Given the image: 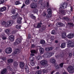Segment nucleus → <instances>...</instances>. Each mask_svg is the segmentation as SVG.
Masks as SVG:
<instances>
[{
  "mask_svg": "<svg viewBox=\"0 0 74 74\" xmlns=\"http://www.w3.org/2000/svg\"><path fill=\"white\" fill-rule=\"evenodd\" d=\"M56 26H58L59 27H62L63 26V24L62 23H56Z\"/></svg>",
  "mask_w": 74,
  "mask_h": 74,
  "instance_id": "obj_24",
  "label": "nucleus"
},
{
  "mask_svg": "<svg viewBox=\"0 0 74 74\" xmlns=\"http://www.w3.org/2000/svg\"><path fill=\"white\" fill-rule=\"evenodd\" d=\"M63 64H64L63 63H60L59 64V66H60V68H62L63 66Z\"/></svg>",
  "mask_w": 74,
  "mask_h": 74,
  "instance_id": "obj_44",
  "label": "nucleus"
},
{
  "mask_svg": "<svg viewBox=\"0 0 74 74\" xmlns=\"http://www.w3.org/2000/svg\"><path fill=\"white\" fill-rule=\"evenodd\" d=\"M49 71L48 70H45V69H43L42 70V72L44 73H47L49 71Z\"/></svg>",
  "mask_w": 74,
  "mask_h": 74,
  "instance_id": "obj_33",
  "label": "nucleus"
},
{
  "mask_svg": "<svg viewBox=\"0 0 74 74\" xmlns=\"http://www.w3.org/2000/svg\"><path fill=\"white\" fill-rule=\"evenodd\" d=\"M30 64L31 65L33 66L34 65L35 63L33 61H31V62H30Z\"/></svg>",
  "mask_w": 74,
  "mask_h": 74,
  "instance_id": "obj_48",
  "label": "nucleus"
},
{
  "mask_svg": "<svg viewBox=\"0 0 74 74\" xmlns=\"http://www.w3.org/2000/svg\"><path fill=\"white\" fill-rule=\"evenodd\" d=\"M12 52V49L11 47H8L5 49V52L7 54L10 53Z\"/></svg>",
  "mask_w": 74,
  "mask_h": 74,
  "instance_id": "obj_7",
  "label": "nucleus"
},
{
  "mask_svg": "<svg viewBox=\"0 0 74 74\" xmlns=\"http://www.w3.org/2000/svg\"><path fill=\"white\" fill-rule=\"evenodd\" d=\"M7 26L10 27L14 23V22L13 21L9 20L7 22Z\"/></svg>",
  "mask_w": 74,
  "mask_h": 74,
  "instance_id": "obj_9",
  "label": "nucleus"
},
{
  "mask_svg": "<svg viewBox=\"0 0 74 74\" xmlns=\"http://www.w3.org/2000/svg\"><path fill=\"white\" fill-rule=\"evenodd\" d=\"M61 35L62 38H65V39H66V40H67V38H66V33L64 32Z\"/></svg>",
  "mask_w": 74,
  "mask_h": 74,
  "instance_id": "obj_15",
  "label": "nucleus"
},
{
  "mask_svg": "<svg viewBox=\"0 0 74 74\" xmlns=\"http://www.w3.org/2000/svg\"><path fill=\"white\" fill-rule=\"evenodd\" d=\"M42 16H45L47 15V13L45 12H43L42 14Z\"/></svg>",
  "mask_w": 74,
  "mask_h": 74,
  "instance_id": "obj_37",
  "label": "nucleus"
},
{
  "mask_svg": "<svg viewBox=\"0 0 74 74\" xmlns=\"http://www.w3.org/2000/svg\"><path fill=\"white\" fill-rule=\"evenodd\" d=\"M28 38L29 39L31 38V35L30 34H28Z\"/></svg>",
  "mask_w": 74,
  "mask_h": 74,
  "instance_id": "obj_62",
  "label": "nucleus"
},
{
  "mask_svg": "<svg viewBox=\"0 0 74 74\" xmlns=\"http://www.w3.org/2000/svg\"><path fill=\"white\" fill-rule=\"evenodd\" d=\"M72 53H69V58H70L72 57Z\"/></svg>",
  "mask_w": 74,
  "mask_h": 74,
  "instance_id": "obj_52",
  "label": "nucleus"
},
{
  "mask_svg": "<svg viewBox=\"0 0 74 74\" xmlns=\"http://www.w3.org/2000/svg\"><path fill=\"white\" fill-rule=\"evenodd\" d=\"M6 10H7V8L5 7H2L0 9V11L1 12H3V11H5Z\"/></svg>",
  "mask_w": 74,
  "mask_h": 74,
  "instance_id": "obj_21",
  "label": "nucleus"
},
{
  "mask_svg": "<svg viewBox=\"0 0 74 74\" xmlns=\"http://www.w3.org/2000/svg\"><path fill=\"white\" fill-rule=\"evenodd\" d=\"M33 12H34L35 13H37V12H38V10L37 9H35L33 10Z\"/></svg>",
  "mask_w": 74,
  "mask_h": 74,
  "instance_id": "obj_55",
  "label": "nucleus"
},
{
  "mask_svg": "<svg viewBox=\"0 0 74 74\" xmlns=\"http://www.w3.org/2000/svg\"><path fill=\"white\" fill-rule=\"evenodd\" d=\"M42 74V71H41V70H38L36 71V72L35 74Z\"/></svg>",
  "mask_w": 74,
  "mask_h": 74,
  "instance_id": "obj_31",
  "label": "nucleus"
},
{
  "mask_svg": "<svg viewBox=\"0 0 74 74\" xmlns=\"http://www.w3.org/2000/svg\"><path fill=\"white\" fill-rule=\"evenodd\" d=\"M31 53H35L36 52V51L35 50L32 49L31 51Z\"/></svg>",
  "mask_w": 74,
  "mask_h": 74,
  "instance_id": "obj_40",
  "label": "nucleus"
},
{
  "mask_svg": "<svg viewBox=\"0 0 74 74\" xmlns=\"http://www.w3.org/2000/svg\"><path fill=\"white\" fill-rule=\"evenodd\" d=\"M63 74H68V73L66 72H63Z\"/></svg>",
  "mask_w": 74,
  "mask_h": 74,
  "instance_id": "obj_64",
  "label": "nucleus"
},
{
  "mask_svg": "<svg viewBox=\"0 0 74 74\" xmlns=\"http://www.w3.org/2000/svg\"><path fill=\"white\" fill-rule=\"evenodd\" d=\"M1 59L2 60V61H0V62H2L5 60L6 59V58L5 57L2 58H1Z\"/></svg>",
  "mask_w": 74,
  "mask_h": 74,
  "instance_id": "obj_42",
  "label": "nucleus"
},
{
  "mask_svg": "<svg viewBox=\"0 0 74 74\" xmlns=\"http://www.w3.org/2000/svg\"><path fill=\"white\" fill-rule=\"evenodd\" d=\"M56 69H59L60 68L59 66L57 65V66H56Z\"/></svg>",
  "mask_w": 74,
  "mask_h": 74,
  "instance_id": "obj_61",
  "label": "nucleus"
},
{
  "mask_svg": "<svg viewBox=\"0 0 74 74\" xmlns=\"http://www.w3.org/2000/svg\"><path fill=\"white\" fill-rule=\"evenodd\" d=\"M30 7L32 8H37V3H32L30 5Z\"/></svg>",
  "mask_w": 74,
  "mask_h": 74,
  "instance_id": "obj_8",
  "label": "nucleus"
},
{
  "mask_svg": "<svg viewBox=\"0 0 74 74\" xmlns=\"http://www.w3.org/2000/svg\"><path fill=\"white\" fill-rule=\"evenodd\" d=\"M67 37L68 38L71 39L73 38L74 37V35L73 34H69L67 36Z\"/></svg>",
  "mask_w": 74,
  "mask_h": 74,
  "instance_id": "obj_14",
  "label": "nucleus"
},
{
  "mask_svg": "<svg viewBox=\"0 0 74 74\" xmlns=\"http://www.w3.org/2000/svg\"><path fill=\"white\" fill-rule=\"evenodd\" d=\"M44 49L42 48H40L39 49L40 53L41 54H42L44 53Z\"/></svg>",
  "mask_w": 74,
  "mask_h": 74,
  "instance_id": "obj_26",
  "label": "nucleus"
},
{
  "mask_svg": "<svg viewBox=\"0 0 74 74\" xmlns=\"http://www.w3.org/2000/svg\"><path fill=\"white\" fill-rule=\"evenodd\" d=\"M7 69L6 68H4L1 71V74H4L6 72Z\"/></svg>",
  "mask_w": 74,
  "mask_h": 74,
  "instance_id": "obj_22",
  "label": "nucleus"
},
{
  "mask_svg": "<svg viewBox=\"0 0 74 74\" xmlns=\"http://www.w3.org/2000/svg\"><path fill=\"white\" fill-rule=\"evenodd\" d=\"M67 4L66 3H64L61 5L60 8V10H61L59 12V14L61 15H66V11L64 10H62V9H64L67 7Z\"/></svg>",
  "mask_w": 74,
  "mask_h": 74,
  "instance_id": "obj_1",
  "label": "nucleus"
},
{
  "mask_svg": "<svg viewBox=\"0 0 74 74\" xmlns=\"http://www.w3.org/2000/svg\"><path fill=\"white\" fill-rule=\"evenodd\" d=\"M53 39H48L47 40L48 42L49 43H51L52 42V41H53Z\"/></svg>",
  "mask_w": 74,
  "mask_h": 74,
  "instance_id": "obj_47",
  "label": "nucleus"
},
{
  "mask_svg": "<svg viewBox=\"0 0 74 74\" xmlns=\"http://www.w3.org/2000/svg\"><path fill=\"white\" fill-rule=\"evenodd\" d=\"M42 23H37V25H42Z\"/></svg>",
  "mask_w": 74,
  "mask_h": 74,
  "instance_id": "obj_63",
  "label": "nucleus"
},
{
  "mask_svg": "<svg viewBox=\"0 0 74 74\" xmlns=\"http://www.w3.org/2000/svg\"><path fill=\"white\" fill-rule=\"evenodd\" d=\"M18 44H19L18 43L16 42H14L13 43V45L14 46L17 45Z\"/></svg>",
  "mask_w": 74,
  "mask_h": 74,
  "instance_id": "obj_59",
  "label": "nucleus"
},
{
  "mask_svg": "<svg viewBox=\"0 0 74 74\" xmlns=\"http://www.w3.org/2000/svg\"><path fill=\"white\" fill-rule=\"evenodd\" d=\"M53 55V53L52 52H47L46 54L44 55V58H50Z\"/></svg>",
  "mask_w": 74,
  "mask_h": 74,
  "instance_id": "obj_4",
  "label": "nucleus"
},
{
  "mask_svg": "<svg viewBox=\"0 0 74 74\" xmlns=\"http://www.w3.org/2000/svg\"><path fill=\"white\" fill-rule=\"evenodd\" d=\"M41 56H38L37 57V58H36V60H41Z\"/></svg>",
  "mask_w": 74,
  "mask_h": 74,
  "instance_id": "obj_49",
  "label": "nucleus"
},
{
  "mask_svg": "<svg viewBox=\"0 0 74 74\" xmlns=\"http://www.w3.org/2000/svg\"><path fill=\"white\" fill-rule=\"evenodd\" d=\"M30 16L32 18H34V19H36V16L34 15L33 14H31L30 15Z\"/></svg>",
  "mask_w": 74,
  "mask_h": 74,
  "instance_id": "obj_50",
  "label": "nucleus"
},
{
  "mask_svg": "<svg viewBox=\"0 0 74 74\" xmlns=\"http://www.w3.org/2000/svg\"><path fill=\"white\" fill-rule=\"evenodd\" d=\"M20 67L21 69H23L24 66V64L23 62H21L20 63Z\"/></svg>",
  "mask_w": 74,
  "mask_h": 74,
  "instance_id": "obj_17",
  "label": "nucleus"
},
{
  "mask_svg": "<svg viewBox=\"0 0 74 74\" xmlns=\"http://www.w3.org/2000/svg\"><path fill=\"white\" fill-rule=\"evenodd\" d=\"M66 43L64 42V43H62L61 44V45L60 46V48H64L66 47Z\"/></svg>",
  "mask_w": 74,
  "mask_h": 74,
  "instance_id": "obj_18",
  "label": "nucleus"
},
{
  "mask_svg": "<svg viewBox=\"0 0 74 74\" xmlns=\"http://www.w3.org/2000/svg\"><path fill=\"white\" fill-rule=\"evenodd\" d=\"M25 3L27 5H28V4H29L30 3V1L29 0H27L26 1Z\"/></svg>",
  "mask_w": 74,
  "mask_h": 74,
  "instance_id": "obj_36",
  "label": "nucleus"
},
{
  "mask_svg": "<svg viewBox=\"0 0 74 74\" xmlns=\"http://www.w3.org/2000/svg\"><path fill=\"white\" fill-rule=\"evenodd\" d=\"M23 39V38H22V37L19 36L18 38L16 40V42H17L18 43H20L21 42V40Z\"/></svg>",
  "mask_w": 74,
  "mask_h": 74,
  "instance_id": "obj_11",
  "label": "nucleus"
},
{
  "mask_svg": "<svg viewBox=\"0 0 74 74\" xmlns=\"http://www.w3.org/2000/svg\"><path fill=\"white\" fill-rule=\"evenodd\" d=\"M46 70L50 71L51 70V68L50 67H48L46 68Z\"/></svg>",
  "mask_w": 74,
  "mask_h": 74,
  "instance_id": "obj_56",
  "label": "nucleus"
},
{
  "mask_svg": "<svg viewBox=\"0 0 74 74\" xmlns=\"http://www.w3.org/2000/svg\"><path fill=\"white\" fill-rule=\"evenodd\" d=\"M20 17V16L19 15V14L18 13L16 14V15H14V16H12L11 18L12 19H16V18H18Z\"/></svg>",
  "mask_w": 74,
  "mask_h": 74,
  "instance_id": "obj_12",
  "label": "nucleus"
},
{
  "mask_svg": "<svg viewBox=\"0 0 74 74\" xmlns=\"http://www.w3.org/2000/svg\"><path fill=\"white\" fill-rule=\"evenodd\" d=\"M40 43L41 44H44L45 43V41L44 40H40Z\"/></svg>",
  "mask_w": 74,
  "mask_h": 74,
  "instance_id": "obj_38",
  "label": "nucleus"
},
{
  "mask_svg": "<svg viewBox=\"0 0 74 74\" xmlns=\"http://www.w3.org/2000/svg\"><path fill=\"white\" fill-rule=\"evenodd\" d=\"M49 3V2H44L42 3L41 4V8L42 9H44L46 7H48Z\"/></svg>",
  "mask_w": 74,
  "mask_h": 74,
  "instance_id": "obj_2",
  "label": "nucleus"
},
{
  "mask_svg": "<svg viewBox=\"0 0 74 74\" xmlns=\"http://www.w3.org/2000/svg\"><path fill=\"white\" fill-rule=\"evenodd\" d=\"M47 64V61L46 60H44L40 61V64L42 66H44V67H46L48 66Z\"/></svg>",
  "mask_w": 74,
  "mask_h": 74,
  "instance_id": "obj_5",
  "label": "nucleus"
},
{
  "mask_svg": "<svg viewBox=\"0 0 74 74\" xmlns=\"http://www.w3.org/2000/svg\"><path fill=\"white\" fill-rule=\"evenodd\" d=\"M8 63L9 64H11L14 62V60L12 58H10L8 59L7 60Z\"/></svg>",
  "mask_w": 74,
  "mask_h": 74,
  "instance_id": "obj_19",
  "label": "nucleus"
},
{
  "mask_svg": "<svg viewBox=\"0 0 74 74\" xmlns=\"http://www.w3.org/2000/svg\"><path fill=\"white\" fill-rule=\"evenodd\" d=\"M52 15V13H48V14L47 15L46 17L47 18H49L51 17Z\"/></svg>",
  "mask_w": 74,
  "mask_h": 74,
  "instance_id": "obj_30",
  "label": "nucleus"
},
{
  "mask_svg": "<svg viewBox=\"0 0 74 74\" xmlns=\"http://www.w3.org/2000/svg\"><path fill=\"white\" fill-rule=\"evenodd\" d=\"M47 12L48 13V14H52V10L51 9H47Z\"/></svg>",
  "mask_w": 74,
  "mask_h": 74,
  "instance_id": "obj_39",
  "label": "nucleus"
},
{
  "mask_svg": "<svg viewBox=\"0 0 74 74\" xmlns=\"http://www.w3.org/2000/svg\"><path fill=\"white\" fill-rule=\"evenodd\" d=\"M10 29H6L5 30V32L6 34L8 35L10 33Z\"/></svg>",
  "mask_w": 74,
  "mask_h": 74,
  "instance_id": "obj_28",
  "label": "nucleus"
},
{
  "mask_svg": "<svg viewBox=\"0 0 74 74\" xmlns=\"http://www.w3.org/2000/svg\"><path fill=\"white\" fill-rule=\"evenodd\" d=\"M20 53V51L18 49H16L15 51H13L12 52V54L13 55H18Z\"/></svg>",
  "mask_w": 74,
  "mask_h": 74,
  "instance_id": "obj_10",
  "label": "nucleus"
},
{
  "mask_svg": "<svg viewBox=\"0 0 74 74\" xmlns=\"http://www.w3.org/2000/svg\"><path fill=\"white\" fill-rule=\"evenodd\" d=\"M51 50V48L50 47H47L45 49V51H49Z\"/></svg>",
  "mask_w": 74,
  "mask_h": 74,
  "instance_id": "obj_35",
  "label": "nucleus"
},
{
  "mask_svg": "<svg viewBox=\"0 0 74 74\" xmlns=\"http://www.w3.org/2000/svg\"><path fill=\"white\" fill-rule=\"evenodd\" d=\"M31 47L32 48H34L35 47V46L34 44H32L31 45Z\"/></svg>",
  "mask_w": 74,
  "mask_h": 74,
  "instance_id": "obj_60",
  "label": "nucleus"
},
{
  "mask_svg": "<svg viewBox=\"0 0 74 74\" xmlns=\"http://www.w3.org/2000/svg\"><path fill=\"white\" fill-rule=\"evenodd\" d=\"M18 19V20H17V23L19 24H21V20H22V19Z\"/></svg>",
  "mask_w": 74,
  "mask_h": 74,
  "instance_id": "obj_41",
  "label": "nucleus"
},
{
  "mask_svg": "<svg viewBox=\"0 0 74 74\" xmlns=\"http://www.w3.org/2000/svg\"><path fill=\"white\" fill-rule=\"evenodd\" d=\"M7 69L8 70H9V71H12V68H11L10 66H8L7 67Z\"/></svg>",
  "mask_w": 74,
  "mask_h": 74,
  "instance_id": "obj_46",
  "label": "nucleus"
},
{
  "mask_svg": "<svg viewBox=\"0 0 74 74\" xmlns=\"http://www.w3.org/2000/svg\"><path fill=\"white\" fill-rule=\"evenodd\" d=\"M46 29V26H42V27H41L40 30V32H43Z\"/></svg>",
  "mask_w": 74,
  "mask_h": 74,
  "instance_id": "obj_16",
  "label": "nucleus"
},
{
  "mask_svg": "<svg viewBox=\"0 0 74 74\" xmlns=\"http://www.w3.org/2000/svg\"><path fill=\"white\" fill-rule=\"evenodd\" d=\"M68 25L70 27L73 28L74 27V25L73 23H68Z\"/></svg>",
  "mask_w": 74,
  "mask_h": 74,
  "instance_id": "obj_23",
  "label": "nucleus"
},
{
  "mask_svg": "<svg viewBox=\"0 0 74 74\" xmlns=\"http://www.w3.org/2000/svg\"><path fill=\"white\" fill-rule=\"evenodd\" d=\"M13 66H14L15 67H17L18 66V62L17 61H15L13 63Z\"/></svg>",
  "mask_w": 74,
  "mask_h": 74,
  "instance_id": "obj_25",
  "label": "nucleus"
},
{
  "mask_svg": "<svg viewBox=\"0 0 74 74\" xmlns=\"http://www.w3.org/2000/svg\"><path fill=\"white\" fill-rule=\"evenodd\" d=\"M6 22L5 21H3V22L2 23V25H6Z\"/></svg>",
  "mask_w": 74,
  "mask_h": 74,
  "instance_id": "obj_51",
  "label": "nucleus"
},
{
  "mask_svg": "<svg viewBox=\"0 0 74 74\" xmlns=\"http://www.w3.org/2000/svg\"><path fill=\"white\" fill-rule=\"evenodd\" d=\"M68 72L69 73H74V69L73 67L71 66H69L67 68Z\"/></svg>",
  "mask_w": 74,
  "mask_h": 74,
  "instance_id": "obj_3",
  "label": "nucleus"
},
{
  "mask_svg": "<svg viewBox=\"0 0 74 74\" xmlns=\"http://www.w3.org/2000/svg\"><path fill=\"white\" fill-rule=\"evenodd\" d=\"M50 62L52 64H54L56 63V60L53 58L51 59L50 60Z\"/></svg>",
  "mask_w": 74,
  "mask_h": 74,
  "instance_id": "obj_27",
  "label": "nucleus"
},
{
  "mask_svg": "<svg viewBox=\"0 0 74 74\" xmlns=\"http://www.w3.org/2000/svg\"><path fill=\"white\" fill-rule=\"evenodd\" d=\"M15 4L16 5H18L19 4V2L18 1H16L15 2Z\"/></svg>",
  "mask_w": 74,
  "mask_h": 74,
  "instance_id": "obj_58",
  "label": "nucleus"
},
{
  "mask_svg": "<svg viewBox=\"0 0 74 74\" xmlns=\"http://www.w3.org/2000/svg\"><path fill=\"white\" fill-rule=\"evenodd\" d=\"M67 47H72V48L74 47V43L72 42V41L69 40L67 43Z\"/></svg>",
  "mask_w": 74,
  "mask_h": 74,
  "instance_id": "obj_6",
  "label": "nucleus"
},
{
  "mask_svg": "<svg viewBox=\"0 0 74 74\" xmlns=\"http://www.w3.org/2000/svg\"><path fill=\"white\" fill-rule=\"evenodd\" d=\"M14 36L13 35H11L9 36L8 37V39L9 40H10L11 42H13L14 41Z\"/></svg>",
  "mask_w": 74,
  "mask_h": 74,
  "instance_id": "obj_13",
  "label": "nucleus"
},
{
  "mask_svg": "<svg viewBox=\"0 0 74 74\" xmlns=\"http://www.w3.org/2000/svg\"><path fill=\"white\" fill-rule=\"evenodd\" d=\"M55 33V31L54 30H52V32H51V34H54Z\"/></svg>",
  "mask_w": 74,
  "mask_h": 74,
  "instance_id": "obj_53",
  "label": "nucleus"
},
{
  "mask_svg": "<svg viewBox=\"0 0 74 74\" xmlns=\"http://www.w3.org/2000/svg\"><path fill=\"white\" fill-rule=\"evenodd\" d=\"M1 38H2V39L3 40H6V37L3 35H2L1 36Z\"/></svg>",
  "mask_w": 74,
  "mask_h": 74,
  "instance_id": "obj_34",
  "label": "nucleus"
},
{
  "mask_svg": "<svg viewBox=\"0 0 74 74\" xmlns=\"http://www.w3.org/2000/svg\"><path fill=\"white\" fill-rule=\"evenodd\" d=\"M11 12H12V14H14L15 13L16 11H15V10H12Z\"/></svg>",
  "mask_w": 74,
  "mask_h": 74,
  "instance_id": "obj_54",
  "label": "nucleus"
},
{
  "mask_svg": "<svg viewBox=\"0 0 74 74\" xmlns=\"http://www.w3.org/2000/svg\"><path fill=\"white\" fill-rule=\"evenodd\" d=\"M29 60H30L31 62H33L34 60V58L33 56L29 58Z\"/></svg>",
  "mask_w": 74,
  "mask_h": 74,
  "instance_id": "obj_29",
  "label": "nucleus"
},
{
  "mask_svg": "<svg viewBox=\"0 0 74 74\" xmlns=\"http://www.w3.org/2000/svg\"><path fill=\"white\" fill-rule=\"evenodd\" d=\"M41 27H42V26H41V25H37V26H36V27L35 25L34 26V27L35 28H41Z\"/></svg>",
  "mask_w": 74,
  "mask_h": 74,
  "instance_id": "obj_43",
  "label": "nucleus"
},
{
  "mask_svg": "<svg viewBox=\"0 0 74 74\" xmlns=\"http://www.w3.org/2000/svg\"><path fill=\"white\" fill-rule=\"evenodd\" d=\"M5 1V0H0V4H3L4 3Z\"/></svg>",
  "mask_w": 74,
  "mask_h": 74,
  "instance_id": "obj_45",
  "label": "nucleus"
},
{
  "mask_svg": "<svg viewBox=\"0 0 74 74\" xmlns=\"http://www.w3.org/2000/svg\"><path fill=\"white\" fill-rule=\"evenodd\" d=\"M25 6H26V5L24 4V3H23V4L22 6L21 7V8H24Z\"/></svg>",
  "mask_w": 74,
  "mask_h": 74,
  "instance_id": "obj_57",
  "label": "nucleus"
},
{
  "mask_svg": "<svg viewBox=\"0 0 74 74\" xmlns=\"http://www.w3.org/2000/svg\"><path fill=\"white\" fill-rule=\"evenodd\" d=\"M21 28V25H16V29H20Z\"/></svg>",
  "mask_w": 74,
  "mask_h": 74,
  "instance_id": "obj_32",
  "label": "nucleus"
},
{
  "mask_svg": "<svg viewBox=\"0 0 74 74\" xmlns=\"http://www.w3.org/2000/svg\"><path fill=\"white\" fill-rule=\"evenodd\" d=\"M25 70L26 73H28L29 72V69L28 68V66L27 65L25 66Z\"/></svg>",
  "mask_w": 74,
  "mask_h": 74,
  "instance_id": "obj_20",
  "label": "nucleus"
}]
</instances>
